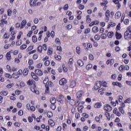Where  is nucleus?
<instances>
[{"label":"nucleus","instance_id":"nucleus-1","mask_svg":"<svg viewBox=\"0 0 131 131\" xmlns=\"http://www.w3.org/2000/svg\"><path fill=\"white\" fill-rule=\"evenodd\" d=\"M27 83L28 85H30V90L31 92L34 93V94H36V95H38L39 94V91L36 89V85H35V81L34 80L29 79Z\"/></svg>","mask_w":131,"mask_h":131},{"label":"nucleus","instance_id":"nucleus-2","mask_svg":"<svg viewBox=\"0 0 131 131\" xmlns=\"http://www.w3.org/2000/svg\"><path fill=\"white\" fill-rule=\"evenodd\" d=\"M131 36V27H128L127 30L125 32L124 34V37L125 39H128L130 38Z\"/></svg>","mask_w":131,"mask_h":131},{"label":"nucleus","instance_id":"nucleus-3","mask_svg":"<svg viewBox=\"0 0 131 131\" xmlns=\"http://www.w3.org/2000/svg\"><path fill=\"white\" fill-rule=\"evenodd\" d=\"M120 106H119L118 109L120 111V112L122 114H124L125 112H124V110H123V108H124V107H125V103L124 102H121V103L120 104Z\"/></svg>","mask_w":131,"mask_h":131},{"label":"nucleus","instance_id":"nucleus-4","mask_svg":"<svg viewBox=\"0 0 131 131\" xmlns=\"http://www.w3.org/2000/svg\"><path fill=\"white\" fill-rule=\"evenodd\" d=\"M119 70L120 72H123V70H129V66L122 64L119 67Z\"/></svg>","mask_w":131,"mask_h":131},{"label":"nucleus","instance_id":"nucleus-5","mask_svg":"<svg viewBox=\"0 0 131 131\" xmlns=\"http://www.w3.org/2000/svg\"><path fill=\"white\" fill-rule=\"evenodd\" d=\"M101 86H102V82H101V81H97L94 87V90H95V91H98Z\"/></svg>","mask_w":131,"mask_h":131},{"label":"nucleus","instance_id":"nucleus-6","mask_svg":"<svg viewBox=\"0 0 131 131\" xmlns=\"http://www.w3.org/2000/svg\"><path fill=\"white\" fill-rule=\"evenodd\" d=\"M68 82L67 79L65 78H61L59 81V83L60 85H65Z\"/></svg>","mask_w":131,"mask_h":131},{"label":"nucleus","instance_id":"nucleus-7","mask_svg":"<svg viewBox=\"0 0 131 131\" xmlns=\"http://www.w3.org/2000/svg\"><path fill=\"white\" fill-rule=\"evenodd\" d=\"M91 128H92V129H96V131L102 130V127L101 126H97L96 124H93Z\"/></svg>","mask_w":131,"mask_h":131},{"label":"nucleus","instance_id":"nucleus-8","mask_svg":"<svg viewBox=\"0 0 131 131\" xmlns=\"http://www.w3.org/2000/svg\"><path fill=\"white\" fill-rule=\"evenodd\" d=\"M9 32H10L11 35H15L17 33V31L15 30V28L13 26H11L9 29Z\"/></svg>","mask_w":131,"mask_h":131},{"label":"nucleus","instance_id":"nucleus-9","mask_svg":"<svg viewBox=\"0 0 131 131\" xmlns=\"http://www.w3.org/2000/svg\"><path fill=\"white\" fill-rule=\"evenodd\" d=\"M103 108L105 111H107L108 112L112 110V106L108 104H105Z\"/></svg>","mask_w":131,"mask_h":131},{"label":"nucleus","instance_id":"nucleus-10","mask_svg":"<svg viewBox=\"0 0 131 131\" xmlns=\"http://www.w3.org/2000/svg\"><path fill=\"white\" fill-rule=\"evenodd\" d=\"M11 53H13V50H11L9 52H7L6 55V57L8 61H11L12 59V56H11Z\"/></svg>","mask_w":131,"mask_h":131},{"label":"nucleus","instance_id":"nucleus-11","mask_svg":"<svg viewBox=\"0 0 131 131\" xmlns=\"http://www.w3.org/2000/svg\"><path fill=\"white\" fill-rule=\"evenodd\" d=\"M5 25H8V21L6 19H1L0 26L3 28Z\"/></svg>","mask_w":131,"mask_h":131},{"label":"nucleus","instance_id":"nucleus-12","mask_svg":"<svg viewBox=\"0 0 131 131\" xmlns=\"http://www.w3.org/2000/svg\"><path fill=\"white\" fill-rule=\"evenodd\" d=\"M105 17L106 18L105 19V22L109 21V18H110V11L109 10H107L105 12Z\"/></svg>","mask_w":131,"mask_h":131},{"label":"nucleus","instance_id":"nucleus-13","mask_svg":"<svg viewBox=\"0 0 131 131\" xmlns=\"http://www.w3.org/2000/svg\"><path fill=\"white\" fill-rule=\"evenodd\" d=\"M31 75L32 78L33 79H34V80H35L36 81H38V80H39L38 76H37V75H36V74H35V73H34V72H31Z\"/></svg>","mask_w":131,"mask_h":131},{"label":"nucleus","instance_id":"nucleus-14","mask_svg":"<svg viewBox=\"0 0 131 131\" xmlns=\"http://www.w3.org/2000/svg\"><path fill=\"white\" fill-rule=\"evenodd\" d=\"M83 91L81 90L79 91L76 94V98L79 99L82 97V95H83Z\"/></svg>","mask_w":131,"mask_h":131},{"label":"nucleus","instance_id":"nucleus-15","mask_svg":"<svg viewBox=\"0 0 131 131\" xmlns=\"http://www.w3.org/2000/svg\"><path fill=\"white\" fill-rule=\"evenodd\" d=\"M35 73L37 75H39V76H41V75H43V73L42 72V71H41L40 69H36L35 70Z\"/></svg>","mask_w":131,"mask_h":131},{"label":"nucleus","instance_id":"nucleus-16","mask_svg":"<svg viewBox=\"0 0 131 131\" xmlns=\"http://www.w3.org/2000/svg\"><path fill=\"white\" fill-rule=\"evenodd\" d=\"M47 54L48 56H52L53 55V48L52 47L49 46L48 47Z\"/></svg>","mask_w":131,"mask_h":131},{"label":"nucleus","instance_id":"nucleus-17","mask_svg":"<svg viewBox=\"0 0 131 131\" xmlns=\"http://www.w3.org/2000/svg\"><path fill=\"white\" fill-rule=\"evenodd\" d=\"M114 114H115L116 116H118L119 117L121 116V114L119 111H118L117 108L115 107L113 110Z\"/></svg>","mask_w":131,"mask_h":131},{"label":"nucleus","instance_id":"nucleus-18","mask_svg":"<svg viewBox=\"0 0 131 131\" xmlns=\"http://www.w3.org/2000/svg\"><path fill=\"white\" fill-rule=\"evenodd\" d=\"M113 2L115 4V5H117V8H118V9H120L121 4L119 3V0H113Z\"/></svg>","mask_w":131,"mask_h":131},{"label":"nucleus","instance_id":"nucleus-19","mask_svg":"<svg viewBox=\"0 0 131 131\" xmlns=\"http://www.w3.org/2000/svg\"><path fill=\"white\" fill-rule=\"evenodd\" d=\"M121 17V12L117 11L115 14V18L116 19H120Z\"/></svg>","mask_w":131,"mask_h":131},{"label":"nucleus","instance_id":"nucleus-20","mask_svg":"<svg viewBox=\"0 0 131 131\" xmlns=\"http://www.w3.org/2000/svg\"><path fill=\"white\" fill-rule=\"evenodd\" d=\"M75 86H76V81L72 80L70 83V88L73 89V88H75Z\"/></svg>","mask_w":131,"mask_h":131},{"label":"nucleus","instance_id":"nucleus-21","mask_svg":"<svg viewBox=\"0 0 131 131\" xmlns=\"http://www.w3.org/2000/svg\"><path fill=\"white\" fill-rule=\"evenodd\" d=\"M30 7H36V1L35 0H30Z\"/></svg>","mask_w":131,"mask_h":131},{"label":"nucleus","instance_id":"nucleus-22","mask_svg":"<svg viewBox=\"0 0 131 131\" xmlns=\"http://www.w3.org/2000/svg\"><path fill=\"white\" fill-rule=\"evenodd\" d=\"M99 23H100V21H99V20H95L94 21L91 22L89 24V26L90 27H92V26H94V25H99Z\"/></svg>","mask_w":131,"mask_h":131},{"label":"nucleus","instance_id":"nucleus-23","mask_svg":"<svg viewBox=\"0 0 131 131\" xmlns=\"http://www.w3.org/2000/svg\"><path fill=\"white\" fill-rule=\"evenodd\" d=\"M26 24H27V21H26V19H24L22 21L21 23V25H20V29H23V28H24L25 26H26Z\"/></svg>","mask_w":131,"mask_h":131},{"label":"nucleus","instance_id":"nucleus-24","mask_svg":"<svg viewBox=\"0 0 131 131\" xmlns=\"http://www.w3.org/2000/svg\"><path fill=\"white\" fill-rule=\"evenodd\" d=\"M98 93L100 94V96H103L105 94V88H101L98 90Z\"/></svg>","mask_w":131,"mask_h":131},{"label":"nucleus","instance_id":"nucleus-25","mask_svg":"<svg viewBox=\"0 0 131 131\" xmlns=\"http://www.w3.org/2000/svg\"><path fill=\"white\" fill-rule=\"evenodd\" d=\"M109 64H110V65H112L113 64H114V60L112 58V59H108L106 61V64L109 65Z\"/></svg>","mask_w":131,"mask_h":131},{"label":"nucleus","instance_id":"nucleus-26","mask_svg":"<svg viewBox=\"0 0 131 131\" xmlns=\"http://www.w3.org/2000/svg\"><path fill=\"white\" fill-rule=\"evenodd\" d=\"M90 39H91V41H93L94 47L95 48H98V42H97L96 41H95V40L94 39V38H91Z\"/></svg>","mask_w":131,"mask_h":131},{"label":"nucleus","instance_id":"nucleus-27","mask_svg":"<svg viewBox=\"0 0 131 131\" xmlns=\"http://www.w3.org/2000/svg\"><path fill=\"white\" fill-rule=\"evenodd\" d=\"M102 107V102H97L94 104V108H101Z\"/></svg>","mask_w":131,"mask_h":131},{"label":"nucleus","instance_id":"nucleus-28","mask_svg":"<svg viewBox=\"0 0 131 131\" xmlns=\"http://www.w3.org/2000/svg\"><path fill=\"white\" fill-rule=\"evenodd\" d=\"M29 73V69L28 68H25L23 70V74L25 76H26L27 75H28Z\"/></svg>","mask_w":131,"mask_h":131},{"label":"nucleus","instance_id":"nucleus-29","mask_svg":"<svg viewBox=\"0 0 131 131\" xmlns=\"http://www.w3.org/2000/svg\"><path fill=\"white\" fill-rule=\"evenodd\" d=\"M19 77H20V76H19V74L17 73H13L12 74V78H14V79H18Z\"/></svg>","mask_w":131,"mask_h":131},{"label":"nucleus","instance_id":"nucleus-30","mask_svg":"<svg viewBox=\"0 0 131 131\" xmlns=\"http://www.w3.org/2000/svg\"><path fill=\"white\" fill-rule=\"evenodd\" d=\"M92 31L94 32V33H97L99 32V28L97 26H94L92 28Z\"/></svg>","mask_w":131,"mask_h":131},{"label":"nucleus","instance_id":"nucleus-31","mask_svg":"<svg viewBox=\"0 0 131 131\" xmlns=\"http://www.w3.org/2000/svg\"><path fill=\"white\" fill-rule=\"evenodd\" d=\"M1 96H4V97H6V96H8V94H9V92L8 91H3L1 93Z\"/></svg>","mask_w":131,"mask_h":131},{"label":"nucleus","instance_id":"nucleus-32","mask_svg":"<svg viewBox=\"0 0 131 131\" xmlns=\"http://www.w3.org/2000/svg\"><path fill=\"white\" fill-rule=\"evenodd\" d=\"M113 85H116L119 88H121L122 86V84H121V83H120L119 82H113Z\"/></svg>","mask_w":131,"mask_h":131},{"label":"nucleus","instance_id":"nucleus-33","mask_svg":"<svg viewBox=\"0 0 131 131\" xmlns=\"http://www.w3.org/2000/svg\"><path fill=\"white\" fill-rule=\"evenodd\" d=\"M77 109L79 113H82V111L83 110V105L78 106Z\"/></svg>","mask_w":131,"mask_h":131},{"label":"nucleus","instance_id":"nucleus-34","mask_svg":"<svg viewBox=\"0 0 131 131\" xmlns=\"http://www.w3.org/2000/svg\"><path fill=\"white\" fill-rule=\"evenodd\" d=\"M77 64L80 67H82L84 63H83V61L81 59H79L77 61Z\"/></svg>","mask_w":131,"mask_h":131},{"label":"nucleus","instance_id":"nucleus-35","mask_svg":"<svg viewBox=\"0 0 131 131\" xmlns=\"http://www.w3.org/2000/svg\"><path fill=\"white\" fill-rule=\"evenodd\" d=\"M116 26V24L113 23V22H111V23H109L108 25H107V29H110V26L111 27H114V26Z\"/></svg>","mask_w":131,"mask_h":131},{"label":"nucleus","instance_id":"nucleus-36","mask_svg":"<svg viewBox=\"0 0 131 131\" xmlns=\"http://www.w3.org/2000/svg\"><path fill=\"white\" fill-rule=\"evenodd\" d=\"M116 37L117 39H120L122 37V36L121 35V34L117 32H116Z\"/></svg>","mask_w":131,"mask_h":131},{"label":"nucleus","instance_id":"nucleus-37","mask_svg":"<svg viewBox=\"0 0 131 131\" xmlns=\"http://www.w3.org/2000/svg\"><path fill=\"white\" fill-rule=\"evenodd\" d=\"M105 115L107 118V120H108L109 121V120H110V119H111V117L110 116V114L107 112H105Z\"/></svg>","mask_w":131,"mask_h":131},{"label":"nucleus","instance_id":"nucleus-38","mask_svg":"<svg viewBox=\"0 0 131 131\" xmlns=\"http://www.w3.org/2000/svg\"><path fill=\"white\" fill-rule=\"evenodd\" d=\"M50 102L51 104H56V98L54 97H51L50 99Z\"/></svg>","mask_w":131,"mask_h":131},{"label":"nucleus","instance_id":"nucleus-39","mask_svg":"<svg viewBox=\"0 0 131 131\" xmlns=\"http://www.w3.org/2000/svg\"><path fill=\"white\" fill-rule=\"evenodd\" d=\"M4 76L5 77H6V78H9L10 79L13 78L12 75H11V74L9 73H5Z\"/></svg>","mask_w":131,"mask_h":131},{"label":"nucleus","instance_id":"nucleus-40","mask_svg":"<svg viewBox=\"0 0 131 131\" xmlns=\"http://www.w3.org/2000/svg\"><path fill=\"white\" fill-rule=\"evenodd\" d=\"M45 87H46V90H45L46 94H50V88H49V85H48V84H46Z\"/></svg>","mask_w":131,"mask_h":131},{"label":"nucleus","instance_id":"nucleus-41","mask_svg":"<svg viewBox=\"0 0 131 131\" xmlns=\"http://www.w3.org/2000/svg\"><path fill=\"white\" fill-rule=\"evenodd\" d=\"M86 20L87 23H91V22H92V18H91V16L87 15L86 16Z\"/></svg>","mask_w":131,"mask_h":131},{"label":"nucleus","instance_id":"nucleus-42","mask_svg":"<svg viewBox=\"0 0 131 131\" xmlns=\"http://www.w3.org/2000/svg\"><path fill=\"white\" fill-rule=\"evenodd\" d=\"M113 35H114V33H113V32H109L107 33L108 38H112V37H113Z\"/></svg>","mask_w":131,"mask_h":131},{"label":"nucleus","instance_id":"nucleus-43","mask_svg":"<svg viewBox=\"0 0 131 131\" xmlns=\"http://www.w3.org/2000/svg\"><path fill=\"white\" fill-rule=\"evenodd\" d=\"M93 68V65L92 63H89L86 66V69L87 70H91Z\"/></svg>","mask_w":131,"mask_h":131},{"label":"nucleus","instance_id":"nucleus-44","mask_svg":"<svg viewBox=\"0 0 131 131\" xmlns=\"http://www.w3.org/2000/svg\"><path fill=\"white\" fill-rule=\"evenodd\" d=\"M54 58L55 60H57V61H61V59H62L61 56L58 55H55L54 56Z\"/></svg>","mask_w":131,"mask_h":131},{"label":"nucleus","instance_id":"nucleus-45","mask_svg":"<svg viewBox=\"0 0 131 131\" xmlns=\"http://www.w3.org/2000/svg\"><path fill=\"white\" fill-rule=\"evenodd\" d=\"M48 122L51 126H54L55 125V122H54V120L52 119L49 120Z\"/></svg>","mask_w":131,"mask_h":131},{"label":"nucleus","instance_id":"nucleus-46","mask_svg":"<svg viewBox=\"0 0 131 131\" xmlns=\"http://www.w3.org/2000/svg\"><path fill=\"white\" fill-rule=\"evenodd\" d=\"M3 37L5 39H8V38H10V34H8V33L6 32L4 34Z\"/></svg>","mask_w":131,"mask_h":131},{"label":"nucleus","instance_id":"nucleus-47","mask_svg":"<svg viewBox=\"0 0 131 131\" xmlns=\"http://www.w3.org/2000/svg\"><path fill=\"white\" fill-rule=\"evenodd\" d=\"M62 69H63V72H65V73L68 72V69H67V68L65 66V64L64 63H63L62 64Z\"/></svg>","mask_w":131,"mask_h":131},{"label":"nucleus","instance_id":"nucleus-48","mask_svg":"<svg viewBox=\"0 0 131 131\" xmlns=\"http://www.w3.org/2000/svg\"><path fill=\"white\" fill-rule=\"evenodd\" d=\"M37 51L38 52H39V53H42V46L39 45L38 47H37Z\"/></svg>","mask_w":131,"mask_h":131},{"label":"nucleus","instance_id":"nucleus-49","mask_svg":"<svg viewBox=\"0 0 131 131\" xmlns=\"http://www.w3.org/2000/svg\"><path fill=\"white\" fill-rule=\"evenodd\" d=\"M81 52V49L79 47H76V53L78 55H80V53Z\"/></svg>","mask_w":131,"mask_h":131},{"label":"nucleus","instance_id":"nucleus-50","mask_svg":"<svg viewBox=\"0 0 131 131\" xmlns=\"http://www.w3.org/2000/svg\"><path fill=\"white\" fill-rule=\"evenodd\" d=\"M55 103H51L50 105V108L51 109H52V110H56V104H55Z\"/></svg>","mask_w":131,"mask_h":131},{"label":"nucleus","instance_id":"nucleus-51","mask_svg":"<svg viewBox=\"0 0 131 131\" xmlns=\"http://www.w3.org/2000/svg\"><path fill=\"white\" fill-rule=\"evenodd\" d=\"M100 37L102 39H106L107 38V34L102 33L101 34Z\"/></svg>","mask_w":131,"mask_h":131},{"label":"nucleus","instance_id":"nucleus-52","mask_svg":"<svg viewBox=\"0 0 131 131\" xmlns=\"http://www.w3.org/2000/svg\"><path fill=\"white\" fill-rule=\"evenodd\" d=\"M124 103H125V104L128 103V104H130L131 103V98H128L127 99L125 100V101H124Z\"/></svg>","mask_w":131,"mask_h":131},{"label":"nucleus","instance_id":"nucleus-53","mask_svg":"<svg viewBox=\"0 0 131 131\" xmlns=\"http://www.w3.org/2000/svg\"><path fill=\"white\" fill-rule=\"evenodd\" d=\"M26 48H27V45L26 44H23L20 46V49L22 50H25V49H26Z\"/></svg>","mask_w":131,"mask_h":131},{"label":"nucleus","instance_id":"nucleus-54","mask_svg":"<svg viewBox=\"0 0 131 131\" xmlns=\"http://www.w3.org/2000/svg\"><path fill=\"white\" fill-rule=\"evenodd\" d=\"M32 39L33 42H36L37 41V37H36V36L34 35L32 37Z\"/></svg>","mask_w":131,"mask_h":131},{"label":"nucleus","instance_id":"nucleus-55","mask_svg":"<svg viewBox=\"0 0 131 131\" xmlns=\"http://www.w3.org/2000/svg\"><path fill=\"white\" fill-rule=\"evenodd\" d=\"M32 50H33V46H30L27 48V49H26V51L27 52H30V51H32Z\"/></svg>","mask_w":131,"mask_h":131},{"label":"nucleus","instance_id":"nucleus-56","mask_svg":"<svg viewBox=\"0 0 131 131\" xmlns=\"http://www.w3.org/2000/svg\"><path fill=\"white\" fill-rule=\"evenodd\" d=\"M38 58V54L35 53L33 55V60H37Z\"/></svg>","mask_w":131,"mask_h":131},{"label":"nucleus","instance_id":"nucleus-57","mask_svg":"<svg viewBox=\"0 0 131 131\" xmlns=\"http://www.w3.org/2000/svg\"><path fill=\"white\" fill-rule=\"evenodd\" d=\"M52 117H53V113H52V112H48L47 113V117L51 118Z\"/></svg>","mask_w":131,"mask_h":131},{"label":"nucleus","instance_id":"nucleus-58","mask_svg":"<svg viewBox=\"0 0 131 131\" xmlns=\"http://www.w3.org/2000/svg\"><path fill=\"white\" fill-rule=\"evenodd\" d=\"M122 100H123V97L122 96H119L118 97V100L120 103L122 102Z\"/></svg>","mask_w":131,"mask_h":131},{"label":"nucleus","instance_id":"nucleus-59","mask_svg":"<svg viewBox=\"0 0 131 131\" xmlns=\"http://www.w3.org/2000/svg\"><path fill=\"white\" fill-rule=\"evenodd\" d=\"M112 106H113L114 107H115V106H116V104H117V105H118V100H116V102L114 101H111V102Z\"/></svg>","mask_w":131,"mask_h":131},{"label":"nucleus","instance_id":"nucleus-60","mask_svg":"<svg viewBox=\"0 0 131 131\" xmlns=\"http://www.w3.org/2000/svg\"><path fill=\"white\" fill-rule=\"evenodd\" d=\"M78 8L79 9V10H84V5L82 4H79L78 6Z\"/></svg>","mask_w":131,"mask_h":131},{"label":"nucleus","instance_id":"nucleus-61","mask_svg":"<svg viewBox=\"0 0 131 131\" xmlns=\"http://www.w3.org/2000/svg\"><path fill=\"white\" fill-rule=\"evenodd\" d=\"M70 104L72 106H74V105H75V100H74V99H71L70 100Z\"/></svg>","mask_w":131,"mask_h":131},{"label":"nucleus","instance_id":"nucleus-62","mask_svg":"<svg viewBox=\"0 0 131 131\" xmlns=\"http://www.w3.org/2000/svg\"><path fill=\"white\" fill-rule=\"evenodd\" d=\"M49 82V78H45L44 80L43 81V83L44 84H48V83Z\"/></svg>","mask_w":131,"mask_h":131},{"label":"nucleus","instance_id":"nucleus-63","mask_svg":"<svg viewBox=\"0 0 131 131\" xmlns=\"http://www.w3.org/2000/svg\"><path fill=\"white\" fill-rule=\"evenodd\" d=\"M94 38L95 40H100V38H101V36H100L99 35H96L94 36Z\"/></svg>","mask_w":131,"mask_h":131},{"label":"nucleus","instance_id":"nucleus-64","mask_svg":"<svg viewBox=\"0 0 131 131\" xmlns=\"http://www.w3.org/2000/svg\"><path fill=\"white\" fill-rule=\"evenodd\" d=\"M89 59L91 60V61H93V60L94 59V55H93V54H90L89 55Z\"/></svg>","mask_w":131,"mask_h":131}]
</instances>
